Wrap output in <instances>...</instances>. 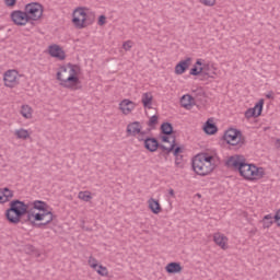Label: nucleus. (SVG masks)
Masks as SVG:
<instances>
[{
	"instance_id": "nucleus-5",
	"label": "nucleus",
	"mask_w": 280,
	"mask_h": 280,
	"mask_svg": "<svg viewBox=\"0 0 280 280\" xmlns=\"http://www.w3.org/2000/svg\"><path fill=\"white\" fill-rule=\"evenodd\" d=\"M144 148L149 152H156V150L160 149L164 152V154H170L174 150V148H176V137H173L170 147H165V144L159 143V140H156V138L147 137L144 140Z\"/></svg>"
},
{
	"instance_id": "nucleus-26",
	"label": "nucleus",
	"mask_w": 280,
	"mask_h": 280,
	"mask_svg": "<svg viewBox=\"0 0 280 280\" xmlns=\"http://www.w3.org/2000/svg\"><path fill=\"white\" fill-rule=\"evenodd\" d=\"M162 135L171 136L174 132V126L171 122H163L161 125Z\"/></svg>"
},
{
	"instance_id": "nucleus-14",
	"label": "nucleus",
	"mask_w": 280,
	"mask_h": 280,
	"mask_svg": "<svg viewBox=\"0 0 280 280\" xmlns=\"http://www.w3.org/2000/svg\"><path fill=\"white\" fill-rule=\"evenodd\" d=\"M136 107L137 104L128 98H125L119 103V110H121L122 115H130Z\"/></svg>"
},
{
	"instance_id": "nucleus-43",
	"label": "nucleus",
	"mask_w": 280,
	"mask_h": 280,
	"mask_svg": "<svg viewBox=\"0 0 280 280\" xmlns=\"http://www.w3.org/2000/svg\"><path fill=\"white\" fill-rule=\"evenodd\" d=\"M97 25H106V15H100Z\"/></svg>"
},
{
	"instance_id": "nucleus-30",
	"label": "nucleus",
	"mask_w": 280,
	"mask_h": 280,
	"mask_svg": "<svg viewBox=\"0 0 280 280\" xmlns=\"http://www.w3.org/2000/svg\"><path fill=\"white\" fill-rule=\"evenodd\" d=\"M202 69V72H201V75H207L208 78H213V75H215V72H212L211 74V65L209 63H206L201 67Z\"/></svg>"
},
{
	"instance_id": "nucleus-13",
	"label": "nucleus",
	"mask_w": 280,
	"mask_h": 280,
	"mask_svg": "<svg viewBox=\"0 0 280 280\" xmlns=\"http://www.w3.org/2000/svg\"><path fill=\"white\" fill-rule=\"evenodd\" d=\"M264 110V98H261L253 108H248L245 112L246 119H250V117H259Z\"/></svg>"
},
{
	"instance_id": "nucleus-9",
	"label": "nucleus",
	"mask_w": 280,
	"mask_h": 280,
	"mask_svg": "<svg viewBox=\"0 0 280 280\" xmlns=\"http://www.w3.org/2000/svg\"><path fill=\"white\" fill-rule=\"evenodd\" d=\"M11 21L14 23V25L23 26L27 25L30 23L32 25V21L30 20V16L27 15V11H21L15 10L11 12Z\"/></svg>"
},
{
	"instance_id": "nucleus-2",
	"label": "nucleus",
	"mask_w": 280,
	"mask_h": 280,
	"mask_svg": "<svg viewBox=\"0 0 280 280\" xmlns=\"http://www.w3.org/2000/svg\"><path fill=\"white\" fill-rule=\"evenodd\" d=\"M30 213H33L30 211V206L15 199L9 203V209L5 211V218L10 224H19L20 222L25 223Z\"/></svg>"
},
{
	"instance_id": "nucleus-44",
	"label": "nucleus",
	"mask_w": 280,
	"mask_h": 280,
	"mask_svg": "<svg viewBox=\"0 0 280 280\" xmlns=\"http://www.w3.org/2000/svg\"><path fill=\"white\" fill-rule=\"evenodd\" d=\"M137 139L138 141H143V143H145V136L143 133H138Z\"/></svg>"
},
{
	"instance_id": "nucleus-46",
	"label": "nucleus",
	"mask_w": 280,
	"mask_h": 280,
	"mask_svg": "<svg viewBox=\"0 0 280 280\" xmlns=\"http://www.w3.org/2000/svg\"><path fill=\"white\" fill-rule=\"evenodd\" d=\"M267 100H275V96H273V93L272 92H269L267 95H266Z\"/></svg>"
},
{
	"instance_id": "nucleus-37",
	"label": "nucleus",
	"mask_w": 280,
	"mask_h": 280,
	"mask_svg": "<svg viewBox=\"0 0 280 280\" xmlns=\"http://www.w3.org/2000/svg\"><path fill=\"white\" fill-rule=\"evenodd\" d=\"M174 156H178L180 154H183V147H176V142H175V147L172 150Z\"/></svg>"
},
{
	"instance_id": "nucleus-21",
	"label": "nucleus",
	"mask_w": 280,
	"mask_h": 280,
	"mask_svg": "<svg viewBox=\"0 0 280 280\" xmlns=\"http://www.w3.org/2000/svg\"><path fill=\"white\" fill-rule=\"evenodd\" d=\"M203 131L206 135H215V132H218V126L213 124V120L208 119L203 126Z\"/></svg>"
},
{
	"instance_id": "nucleus-32",
	"label": "nucleus",
	"mask_w": 280,
	"mask_h": 280,
	"mask_svg": "<svg viewBox=\"0 0 280 280\" xmlns=\"http://www.w3.org/2000/svg\"><path fill=\"white\" fill-rule=\"evenodd\" d=\"M2 192L4 194V198H7V202H10V200H12V198H14V191L10 190V188L4 187L1 188Z\"/></svg>"
},
{
	"instance_id": "nucleus-4",
	"label": "nucleus",
	"mask_w": 280,
	"mask_h": 280,
	"mask_svg": "<svg viewBox=\"0 0 280 280\" xmlns=\"http://www.w3.org/2000/svg\"><path fill=\"white\" fill-rule=\"evenodd\" d=\"M24 222H30L35 229H45L47 224L54 222V213L48 210L47 212H37L34 214L28 213Z\"/></svg>"
},
{
	"instance_id": "nucleus-47",
	"label": "nucleus",
	"mask_w": 280,
	"mask_h": 280,
	"mask_svg": "<svg viewBox=\"0 0 280 280\" xmlns=\"http://www.w3.org/2000/svg\"><path fill=\"white\" fill-rule=\"evenodd\" d=\"M168 195L172 197V198H175V192H174V189H168Z\"/></svg>"
},
{
	"instance_id": "nucleus-38",
	"label": "nucleus",
	"mask_w": 280,
	"mask_h": 280,
	"mask_svg": "<svg viewBox=\"0 0 280 280\" xmlns=\"http://www.w3.org/2000/svg\"><path fill=\"white\" fill-rule=\"evenodd\" d=\"M122 48L125 49V51H130V49H132V40H127L122 44Z\"/></svg>"
},
{
	"instance_id": "nucleus-49",
	"label": "nucleus",
	"mask_w": 280,
	"mask_h": 280,
	"mask_svg": "<svg viewBox=\"0 0 280 280\" xmlns=\"http://www.w3.org/2000/svg\"><path fill=\"white\" fill-rule=\"evenodd\" d=\"M276 141H277V143H279V145H280V139H277Z\"/></svg>"
},
{
	"instance_id": "nucleus-17",
	"label": "nucleus",
	"mask_w": 280,
	"mask_h": 280,
	"mask_svg": "<svg viewBox=\"0 0 280 280\" xmlns=\"http://www.w3.org/2000/svg\"><path fill=\"white\" fill-rule=\"evenodd\" d=\"M190 65H191V57H188L185 60L179 61L175 66L176 75H183V73H185V71L189 69Z\"/></svg>"
},
{
	"instance_id": "nucleus-39",
	"label": "nucleus",
	"mask_w": 280,
	"mask_h": 280,
	"mask_svg": "<svg viewBox=\"0 0 280 280\" xmlns=\"http://www.w3.org/2000/svg\"><path fill=\"white\" fill-rule=\"evenodd\" d=\"M200 3H202V5H208L209 8L215 5V0H200Z\"/></svg>"
},
{
	"instance_id": "nucleus-7",
	"label": "nucleus",
	"mask_w": 280,
	"mask_h": 280,
	"mask_svg": "<svg viewBox=\"0 0 280 280\" xmlns=\"http://www.w3.org/2000/svg\"><path fill=\"white\" fill-rule=\"evenodd\" d=\"M24 10L28 15L32 27H34L35 25L34 21H39V19L43 18L44 8L43 4L38 2H31L26 4Z\"/></svg>"
},
{
	"instance_id": "nucleus-16",
	"label": "nucleus",
	"mask_w": 280,
	"mask_h": 280,
	"mask_svg": "<svg viewBox=\"0 0 280 280\" xmlns=\"http://www.w3.org/2000/svg\"><path fill=\"white\" fill-rule=\"evenodd\" d=\"M143 127L141 126V122L139 121L130 122L129 125H127V130H126L127 137H137V135H139Z\"/></svg>"
},
{
	"instance_id": "nucleus-22",
	"label": "nucleus",
	"mask_w": 280,
	"mask_h": 280,
	"mask_svg": "<svg viewBox=\"0 0 280 280\" xmlns=\"http://www.w3.org/2000/svg\"><path fill=\"white\" fill-rule=\"evenodd\" d=\"M33 208L36 209L37 211H40L42 213H46L47 211H49V206L47 205V202L42 200H35L33 202Z\"/></svg>"
},
{
	"instance_id": "nucleus-6",
	"label": "nucleus",
	"mask_w": 280,
	"mask_h": 280,
	"mask_svg": "<svg viewBox=\"0 0 280 280\" xmlns=\"http://www.w3.org/2000/svg\"><path fill=\"white\" fill-rule=\"evenodd\" d=\"M223 139L229 145L235 148H242V145L246 144V138H244L241 130L235 128L228 129L223 135Z\"/></svg>"
},
{
	"instance_id": "nucleus-40",
	"label": "nucleus",
	"mask_w": 280,
	"mask_h": 280,
	"mask_svg": "<svg viewBox=\"0 0 280 280\" xmlns=\"http://www.w3.org/2000/svg\"><path fill=\"white\" fill-rule=\"evenodd\" d=\"M273 220L277 224V226H280V209L276 211V214L273 215Z\"/></svg>"
},
{
	"instance_id": "nucleus-34",
	"label": "nucleus",
	"mask_w": 280,
	"mask_h": 280,
	"mask_svg": "<svg viewBox=\"0 0 280 280\" xmlns=\"http://www.w3.org/2000/svg\"><path fill=\"white\" fill-rule=\"evenodd\" d=\"M156 124H159V116L153 115V116L149 119L148 126H149L150 128H154V126H156Z\"/></svg>"
},
{
	"instance_id": "nucleus-33",
	"label": "nucleus",
	"mask_w": 280,
	"mask_h": 280,
	"mask_svg": "<svg viewBox=\"0 0 280 280\" xmlns=\"http://www.w3.org/2000/svg\"><path fill=\"white\" fill-rule=\"evenodd\" d=\"M96 270L97 275L101 277H108V268L105 266L100 265L98 268L94 269Z\"/></svg>"
},
{
	"instance_id": "nucleus-10",
	"label": "nucleus",
	"mask_w": 280,
	"mask_h": 280,
	"mask_svg": "<svg viewBox=\"0 0 280 280\" xmlns=\"http://www.w3.org/2000/svg\"><path fill=\"white\" fill-rule=\"evenodd\" d=\"M72 23L78 30H82L86 27L84 23H86V12L84 8H77L72 14Z\"/></svg>"
},
{
	"instance_id": "nucleus-24",
	"label": "nucleus",
	"mask_w": 280,
	"mask_h": 280,
	"mask_svg": "<svg viewBox=\"0 0 280 280\" xmlns=\"http://www.w3.org/2000/svg\"><path fill=\"white\" fill-rule=\"evenodd\" d=\"M194 104V97H191V95L187 94L182 96L180 98V105L183 106V108H191V105Z\"/></svg>"
},
{
	"instance_id": "nucleus-41",
	"label": "nucleus",
	"mask_w": 280,
	"mask_h": 280,
	"mask_svg": "<svg viewBox=\"0 0 280 280\" xmlns=\"http://www.w3.org/2000/svg\"><path fill=\"white\" fill-rule=\"evenodd\" d=\"M4 202H8V198H5V194L0 188V205H4Z\"/></svg>"
},
{
	"instance_id": "nucleus-29",
	"label": "nucleus",
	"mask_w": 280,
	"mask_h": 280,
	"mask_svg": "<svg viewBox=\"0 0 280 280\" xmlns=\"http://www.w3.org/2000/svg\"><path fill=\"white\" fill-rule=\"evenodd\" d=\"M15 137L16 139H30V131H27V129H18L15 130Z\"/></svg>"
},
{
	"instance_id": "nucleus-3",
	"label": "nucleus",
	"mask_w": 280,
	"mask_h": 280,
	"mask_svg": "<svg viewBox=\"0 0 280 280\" xmlns=\"http://www.w3.org/2000/svg\"><path fill=\"white\" fill-rule=\"evenodd\" d=\"M192 170L198 176H209L213 170H215V164H213V155L209 153H199L192 159Z\"/></svg>"
},
{
	"instance_id": "nucleus-12",
	"label": "nucleus",
	"mask_w": 280,
	"mask_h": 280,
	"mask_svg": "<svg viewBox=\"0 0 280 280\" xmlns=\"http://www.w3.org/2000/svg\"><path fill=\"white\" fill-rule=\"evenodd\" d=\"M4 85L14 89L19 84V72L16 70H8L3 77Z\"/></svg>"
},
{
	"instance_id": "nucleus-36",
	"label": "nucleus",
	"mask_w": 280,
	"mask_h": 280,
	"mask_svg": "<svg viewBox=\"0 0 280 280\" xmlns=\"http://www.w3.org/2000/svg\"><path fill=\"white\" fill-rule=\"evenodd\" d=\"M89 266L93 268V270H97L98 266L97 265V259H95L93 256L89 258Z\"/></svg>"
},
{
	"instance_id": "nucleus-28",
	"label": "nucleus",
	"mask_w": 280,
	"mask_h": 280,
	"mask_svg": "<svg viewBox=\"0 0 280 280\" xmlns=\"http://www.w3.org/2000/svg\"><path fill=\"white\" fill-rule=\"evenodd\" d=\"M21 115L25 119H32V107L30 105H22Z\"/></svg>"
},
{
	"instance_id": "nucleus-18",
	"label": "nucleus",
	"mask_w": 280,
	"mask_h": 280,
	"mask_svg": "<svg viewBox=\"0 0 280 280\" xmlns=\"http://www.w3.org/2000/svg\"><path fill=\"white\" fill-rule=\"evenodd\" d=\"M213 242L217 244V246H220L222 250H226L229 248L226 246V242H229V237H226L224 234L220 232L213 234Z\"/></svg>"
},
{
	"instance_id": "nucleus-48",
	"label": "nucleus",
	"mask_w": 280,
	"mask_h": 280,
	"mask_svg": "<svg viewBox=\"0 0 280 280\" xmlns=\"http://www.w3.org/2000/svg\"><path fill=\"white\" fill-rule=\"evenodd\" d=\"M139 135H143L145 137V131L140 129V133Z\"/></svg>"
},
{
	"instance_id": "nucleus-23",
	"label": "nucleus",
	"mask_w": 280,
	"mask_h": 280,
	"mask_svg": "<svg viewBox=\"0 0 280 280\" xmlns=\"http://www.w3.org/2000/svg\"><path fill=\"white\" fill-rule=\"evenodd\" d=\"M152 100H154V96H152V93L147 92L142 94L141 102L145 108H152Z\"/></svg>"
},
{
	"instance_id": "nucleus-1",
	"label": "nucleus",
	"mask_w": 280,
	"mask_h": 280,
	"mask_svg": "<svg viewBox=\"0 0 280 280\" xmlns=\"http://www.w3.org/2000/svg\"><path fill=\"white\" fill-rule=\"evenodd\" d=\"M226 165L228 167H233L245 180H261L266 176L264 167H257L255 164L246 163V160L242 155L230 156Z\"/></svg>"
},
{
	"instance_id": "nucleus-15",
	"label": "nucleus",
	"mask_w": 280,
	"mask_h": 280,
	"mask_svg": "<svg viewBox=\"0 0 280 280\" xmlns=\"http://www.w3.org/2000/svg\"><path fill=\"white\" fill-rule=\"evenodd\" d=\"M48 54L51 56V58H57L58 60H65V58H67L65 50H62V48L56 44L49 46Z\"/></svg>"
},
{
	"instance_id": "nucleus-25",
	"label": "nucleus",
	"mask_w": 280,
	"mask_h": 280,
	"mask_svg": "<svg viewBox=\"0 0 280 280\" xmlns=\"http://www.w3.org/2000/svg\"><path fill=\"white\" fill-rule=\"evenodd\" d=\"M200 67V68H198ZM202 59H197L196 63L194 67L190 69V75H200L202 73Z\"/></svg>"
},
{
	"instance_id": "nucleus-35",
	"label": "nucleus",
	"mask_w": 280,
	"mask_h": 280,
	"mask_svg": "<svg viewBox=\"0 0 280 280\" xmlns=\"http://www.w3.org/2000/svg\"><path fill=\"white\" fill-rule=\"evenodd\" d=\"M175 156V165L176 167H184V163H183V155H174Z\"/></svg>"
},
{
	"instance_id": "nucleus-20",
	"label": "nucleus",
	"mask_w": 280,
	"mask_h": 280,
	"mask_svg": "<svg viewBox=\"0 0 280 280\" xmlns=\"http://www.w3.org/2000/svg\"><path fill=\"white\" fill-rule=\"evenodd\" d=\"M148 202H149V209L155 215H159V213H161V211H163V208H161V203L159 202V200H156L154 198H150Z\"/></svg>"
},
{
	"instance_id": "nucleus-31",
	"label": "nucleus",
	"mask_w": 280,
	"mask_h": 280,
	"mask_svg": "<svg viewBox=\"0 0 280 280\" xmlns=\"http://www.w3.org/2000/svg\"><path fill=\"white\" fill-rule=\"evenodd\" d=\"M79 199L83 200L84 202H91V200H93V197L91 196V191H80Z\"/></svg>"
},
{
	"instance_id": "nucleus-45",
	"label": "nucleus",
	"mask_w": 280,
	"mask_h": 280,
	"mask_svg": "<svg viewBox=\"0 0 280 280\" xmlns=\"http://www.w3.org/2000/svg\"><path fill=\"white\" fill-rule=\"evenodd\" d=\"M162 141L163 143H170V136H166V135L162 136Z\"/></svg>"
},
{
	"instance_id": "nucleus-42",
	"label": "nucleus",
	"mask_w": 280,
	"mask_h": 280,
	"mask_svg": "<svg viewBox=\"0 0 280 280\" xmlns=\"http://www.w3.org/2000/svg\"><path fill=\"white\" fill-rule=\"evenodd\" d=\"M4 3L8 8H14V5H16V0H4Z\"/></svg>"
},
{
	"instance_id": "nucleus-11",
	"label": "nucleus",
	"mask_w": 280,
	"mask_h": 280,
	"mask_svg": "<svg viewBox=\"0 0 280 280\" xmlns=\"http://www.w3.org/2000/svg\"><path fill=\"white\" fill-rule=\"evenodd\" d=\"M57 80H59L60 85L63 86V89H70V91H73V83L67 82V80H69L68 66L60 67L59 71L57 72Z\"/></svg>"
},
{
	"instance_id": "nucleus-8",
	"label": "nucleus",
	"mask_w": 280,
	"mask_h": 280,
	"mask_svg": "<svg viewBox=\"0 0 280 280\" xmlns=\"http://www.w3.org/2000/svg\"><path fill=\"white\" fill-rule=\"evenodd\" d=\"M67 67L69 77L66 82H72L73 91H80V89H82V85H80V78L78 77L81 71L80 66L68 63Z\"/></svg>"
},
{
	"instance_id": "nucleus-19",
	"label": "nucleus",
	"mask_w": 280,
	"mask_h": 280,
	"mask_svg": "<svg viewBox=\"0 0 280 280\" xmlns=\"http://www.w3.org/2000/svg\"><path fill=\"white\" fill-rule=\"evenodd\" d=\"M165 270L168 275H178V272H183V266H180V262H168L165 267Z\"/></svg>"
},
{
	"instance_id": "nucleus-27",
	"label": "nucleus",
	"mask_w": 280,
	"mask_h": 280,
	"mask_svg": "<svg viewBox=\"0 0 280 280\" xmlns=\"http://www.w3.org/2000/svg\"><path fill=\"white\" fill-rule=\"evenodd\" d=\"M272 214H266L264 218H262V229H270L273 224H275V221H272Z\"/></svg>"
}]
</instances>
